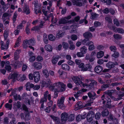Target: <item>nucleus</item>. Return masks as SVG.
Listing matches in <instances>:
<instances>
[{
  "label": "nucleus",
  "mask_w": 124,
  "mask_h": 124,
  "mask_svg": "<svg viewBox=\"0 0 124 124\" xmlns=\"http://www.w3.org/2000/svg\"><path fill=\"white\" fill-rule=\"evenodd\" d=\"M34 79V81L37 83L39 81L40 78V75L39 72H34L33 74Z\"/></svg>",
  "instance_id": "7"
},
{
  "label": "nucleus",
  "mask_w": 124,
  "mask_h": 124,
  "mask_svg": "<svg viewBox=\"0 0 124 124\" xmlns=\"http://www.w3.org/2000/svg\"><path fill=\"white\" fill-rule=\"evenodd\" d=\"M84 37L86 39L91 38L92 37V35L91 33L86 32L83 34Z\"/></svg>",
  "instance_id": "17"
},
{
  "label": "nucleus",
  "mask_w": 124,
  "mask_h": 124,
  "mask_svg": "<svg viewBox=\"0 0 124 124\" xmlns=\"http://www.w3.org/2000/svg\"><path fill=\"white\" fill-rule=\"evenodd\" d=\"M64 33L62 31H59L57 34L56 37L58 39L62 37L64 35Z\"/></svg>",
  "instance_id": "42"
},
{
  "label": "nucleus",
  "mask_w": 124,
  "mask_h": 124,
  "mask_svg": "<svg viewBox=\"0 0 124 124\" xmlns=\"http://www.w3.org/2000/svg\"><path fill=\"white\" fill-rule=\"evenodd\" d=\"M106 107L107 108H112V107L111 104V102L110 101H108L107 102Z\"/></svg>",
  "instance_id": "57"
},
{
  "label": "nucleus",
  "mask_w": 124,
  "mask_h": 124,
  "mask_svg": "<svg viewBox=\"0 0 124 124\" xmlns=\"http://www.w3.org/2000/svg\"><path fill=\"white\" fill-rule=\"evenodd\" d=\"M113 37L114 38L116 39H121L122 38L121 35L117 34H114L113 35Z\"/></svg>",
  "instance_id": "39"
},
{
  "label": "nucleus",
  "mask_w": 124,
  "mask_h": 124,
  "mask_svg": "<svg viewBox=\"0 0 124 124\" xmlns=\"http://www.w3.org/2000/svg\"><path fill=\"white\" fill-rule=\"evenodd\" d=\"M85 59L87 60H89L90 62H93L94 60V58L92 57H90L89 54H87L86 55L85 57Z\"/></svg>",
  "instance_id": "21"
},
{
  "label": "nucleus",
  "mask_w": 124,
  "mask_h": 124,
  "mask_svg": "<svg viewBox=\"0 0 124 124\" xmlns=\"http://www.w3.org/2000/svg\"><path fill=\"white\" fill-rule=\"evenodd\" d=\"M45 22L42 21H41L40 22V24L38 25L33 27L31 29V31H37L39 30L40 28L43 27V24Z\"/></svg>",
  "instance_id": "5"
},
{
  "label": "nucleus",
  "mask_w": 124,
  "mask_h": 124,
  "mask_svg": "<svg viewBox=\"0 0 124 124\" xmlns=\"http://www.w3.org/2000/svg\"><path fill=\"white\" fill-rule=\"evenodd\" d=\"M78 37L77 35L73 34L71 36V39L74 40H75L77 39Z\"/></svg>",
  "instance_id": "58"
},
{
  "label": "nucleus",
  "mask_w": 124,
  "mask_h": 124,
  "mask_svg": "<svg viewBox=\"0 0 124 124\" xmlns=\"http://www.w3.org/2000/svg\"><path fill=\"white\" fill-rule=\"evenodd\" d=\"M85 118V116L84 115H78L76 117V120L77 121L79 122L81 119H84Z\"/></svg>",
  "instance_id": "20"
},
{
  "label": "nucleus",
  "mask_w": 124,
  "mask_h": 124,
  "mask_svg": "<svg viewBox=\"0 0 124 124\" xmlns=\"http://www.w3.org/2000/svg\"><path fill=\"white\" fill-rule=\"evenodd\" d=\"M27 42L29 45L33 46L35 45V41L32 39H31L29 40H27Z\"/></svg>",
  "instance_id": "30"
},
{
  "label": "nucleus",
  "mask_w": 124,
  "mask_h": 124,
  "mask_svg": "<svg viewBox=\"0 0 124 124\" xmlns=\"http://www.w3.org/2000/svg\"><path fill=\"white\" fill-rule=\"evenodd\" d=\"M50 84V80L49 79H47L46 81H43L42 83V86L44 87L45 86H47L49 85Z\"/></svg>",
  "instance_id": "16"
},
{
  "label": "nucleus",
  "mask_w": 124,
  "mask_h": 124,
  "mask_svg": "<svg viewBox=\"0 0 124 124\" xmlns=\"http://www.w3.org/2000/svg\"><path fill=\"white\" fill-rule=\"evenodd\" d=\"M60 58V57L59 56H57L53 58L51 60L53 64H55L58 61V59Z\"/></svg>",
  "instance_id": "19"
},
{
  "label": "nucleus",
  "mask_w": 124,
  "mask_h": 124,
  "mask_svg": "<svg viewBox=\"0 0 124 124\" xmlns=\"http://www.w3.org/2000/svg\"><path fill=\"white\" fill-rule=\"evenodd\" d=\"M110 50L114 52L116 50V47L114 46H111L109 47Z\"/></svg>",
  "instance_id": "54"
},
{
  "label": "nucleus",
  "mask_w": 124,
  "mask_h": 124,
  "mask_svg": "<svg viewBox=\"0 0 124 124\" xmlns=\"http://www.w3.org/2000/svg\"><path fill=\"white\" fill-rule=\"evenodd\" d=\"M109 113V111L107 108L104 109L101 112V114L102 116H107L108 115Z\"/></svg>",
  "instance_id": "24"
},
{
  "label": "nucleus",
  "mask_w": 124,
  "mask_h": 124,
  "mask_svg": "<svg viewBox=\"0 0 124 124\" xmlns=\"http://www.w3.org/2000/svg\"><path fill=\"white\" fill-rule=\"evenodd\" d=\"M112 71L113 73H117L119 72V70L117 68L115 67L112 70Z\"/></svg>",
  "instance_id": "63"
},
{
  "label": "nucleus",
  "mask_w": 124,
  "mask_h": 124,
  "mask_svg": "<svg viewBox=\"0 0 124 124\" xmlns=\"http://www.w3.org/2000/svg\"><path fill=\"white\" fill-rule=\"evenodd\" d=\"M48 38L49 40L51 41H54L55 39V37L52 34L49 35L48 36Z\"/></svg>",
  "instance_id": "47"
},
{
  "label": "nucleus",
  "mask_w": 124,
  "mask_h": 124,
  "mask_svg": "<svg viewBox=\"0 0 124 124\" xmlns=\"http://www.w3.org/2000/svg\"><path fill=\"white\" fill-rule=\"evenodd\" d=\"M106 20L108 21L109 24L111 23H112V21L111 18L110 17H106L105 18Z\"/></svg>",
  "instance_id": "51"
},
{
  "label": "nucleus",
  "mask_w": 124,
  "mask_h": 124,
  "mask_svg": "<svg viewBox=\"0 0 124 124\" xmlns=\"http://www.w3.org/2000/svg\"><path fill=\"white\" fill-rule=\"evenodd\" d=\"M50 116L52 119L55 121L56 123H57L58 124L60 122L59 120L57 117H56L55 116L52 115H51Z\"/></svg>",
  "instance_id": "25"
},
{
  "label": "nucleus",
  "mask_w": 124,
  "mask_h": 124,
  "mask_svg": "<svg viewBox=\"0 0 124 124\" xmlns=\"http://www.w3.org/2000/svg\"><path fill=\"white\" fill-rule=\"evenodd\" d=\"M21 36H19L17 39L16 43L15 45V47H16L18 46L19 44L21 42Z\"/></svg>",
  "instance_id": "34"
},
{
  "label": "nucleus",
  "mask_w": 124,
  "mask_h": 124,
  "mask_svg": "<svg viewBox=\"0 0 124 124\" xmlns=\"http://www.w3.org/2000/svg\"><path fill=\"white\" fill-rule=\"evenodd\" d=\"M114 52V54L112 55V56L115 58H117L118 57L119 55V53L116 51H115Z\"/></svg>",
  "instance_id": "48"
},
{
  "label": "nucleus",
  "mask_w": 124,
  "mask_h": 124,
  "mask_svg": "<svg viewBox=\"0 0 124 124\" xmlns=\"http://www.w3.org/2000/svg\"><path fill=\"white\" fill-rule=\"evenodd\" d=\"M104 55V52L102 51L98 52L97 54V57L98 58H100Z\"/></svg>",
  "instance_id": "26"
},
{
  "label": "nucleus",
  "mask_w": 124,
  "mask_h": 124,
  "mask_svg": "<svg viewBox=\"0 0 124 124\" xmlns=\"http://www.w3.org/2000/svg\"><path fill=\"white\" fill-rule=\"evenodd\" d=\"M35 68L39 70L42 67V64L40 63L36 62L33 63L32 65Z\"/></svg>",
  "instance_id": "9"
},
{
  "label": "nucleus",
  "mask_w": 124,
  "mask_h": 124,
  "mask_svg": "<svg viewBox=\"0 0 124 124\" xmlns=\"http://www.w3.org/2000/svg\"><path fill=\"white\" fill-rule=\"evenodd\" d=\"M62 69L65 70H70V67L67 64H63L62 65Z\"/></svg>",
  "instance_id": "28"
},
{
  "label": "nucleus",
  "mask_w": 124,
  "mask_h": 124,
  "mask_svg": "<svg viewBox=\"0 0 124 124\" xmlns=\"http://www.w3.org/2000/svg\"><path fill=\"white\" fill-rule=\"evenodd\" d=\"M68 22V21L66 20L65 18H62L59 21V24H65Z\"/></svg>",
  "instance_id": "27"
},
{
  "label": "nucleus",
  "mask_w": 124,
  "mask_h": 124,
  "mask_svg": "<svg viewBox=\"0 0 124 124\" xmlns=\"http://www.w3.org/2000/svg\"><path fill=\"white\" fill-rule=\"evenodd\" d=\"M77 55L79 57H81L84 56V54L81 51L78 52L77 53Z\"/></svg>",
  "instance_id": "56"
},
{
  "label": "nucleus",
  "mask_w": 124,
  "mask_h": 124,
  "mask_svg": "<svg viewBox=\"0 0 124 124\" xmlns=\"http://www.w3.org/2000/svg\"><path fill=\"white\" fill-rule=\"evenodd\" d=\"M5 68V69L8 71H10L11 69V66L9 65H6Z\"/></svg>",
  "instance_id": "62"
},
{
  "label": "nucleus",
  "mask_w": 124,
  "mask_h": 124,
  "mask_svg": "<svg viewBox=\"0 0 124 124\" xmlns=\"http://www.w3.org/2000/svg\"><path fill=\"white\" fill-rule=\"evenodd\" d=\"M23 12L26 13L27 15L29 14L30 13V12L28 6L25 5L23 8Z\"/></svg>",
  "instance_id": "13"
},
{
  "label": "nucleus",
  "mask_w": 124,
  "mask_h": 124,
  "mask_svg": "<svg viewBox=\"0 0 124 124\" xmlns=\"http://www.w3.org/2000/svg\"><path fill=\"white\" fill-rule=\"evenodd\" d=\"M12 75L13 80H15L16 79H17L18 76L19 75L18 73L15 72L12 74Z\"/></svg>",
  "instance_id": "50"
},
{
  "label": "nucleus",
  "mask_w": 124,
  "mask_h": 124,
  "mask_svg": "<svg viewBox=\"0 0 124 124\" xmlns=\"http://www.w3.org/2000/svg\"><path fill=\"white\" fill-rule=\"evenodd\" d=\"M88 95L89 98L93 100L95 99V98H97L99 96V95H97L94 92H89L88 93Z\"/></svg>",
  "instance_id": "8"
},
{
  "label": "nucleus",
  "mask_w": 124,
  "mask_h": 124,
  "mask_svg": "<svg viewBox=\"0 0 124 124\" xmlns=\"http://www.w3.org/2000/svg\"><path fill=\"white\" fill-rule=\"evenodd\" d=\"M94 113L93 111H89L87 114V117L93 118L94 116Z\"/></svg>",
  "instance_id": "29"
},
{
  "label": "nucleus",
  "mask_w": 124,
  "mask_h": 124,
  "mask_svg": "<svg viewBox=\"0 0 124 124\" xmlns=\"http://www.w3.org/2000/svg\"><path fill=\"white\" fill-rule=\"evenodd\" d=\"M30 116L29 112H26L25 116V119L26 120L28 121L30 119Z\"/></svg>",
  "instance_id": "49"
},
{
  "label": "nucleus",
  "mask_w": 124,
  "mask_h": 124,
  "mask_svg": "<svg viewBox=\"0 0 124 124\" xmlns=\"http://www.w3.org/2000/svg\"><path fill=\"white\" fill-rule=\"evenodd\" d=\"M25 86L26 90H27L30 91V88H33L34 86V85L32 84H30V82H28L26 84Z\"/></svg>",
  "instance_id": "15"
},
{
  "label": "nucleus",
  "mask_w": 124,
  "mask_h": 124,
  "mask_svg": "<svg viewBox=\"0 0 124 124\" xmlns=\"http://www.w3.org/2000/svg\"><path fill=\"white\" fill-rule=\"evenodd\" d=\"M101 116V114L99 112H98L96 113L94 116L95 118L97 120H99Z\"/></svg>",
  "instance_id": "40"
},
{
  "label": "nucleus",
  "mask_w": 124,
  "mask_h": 124,
  "mask_svg": "<svg viewBox=\"0 0 124 124\" xmlns=\"http://www.w3.org/2000/svg\"><path fill=\"white\" fill-rule=\"evenodd\" d=\"M23 110L25 111L28 112V108L25 104H23Z\"/></svg>",
  "instance_id": "61"
},
{
  "label": "nucleus",
  "mask_w": 124,
  "mask_h": 124,
  "mask_svg": "<svg viewBox=\"0 0 124 124\" xmlns=\"http://www.w3.org/2000/svg\"><path fill=\"white\" fill-rule=\"evenodd\" d=\"M91 82L89 85H88L86 84H83V86L84 87H85V86H86V88L87 90H91L94 87V85H96L97 82L95 81L92 80H91Z\"/></svg>",
  "instance_id": "2"
},
{
  "label": "nucleus",
  "mask_w": 124,
  "mask_h": 124,
  "mask_svg": "<svg viewBox=\"0 0 124 124\" xmlns=\"http://www.w3.org/2000/svg\"><path fill=\"white\" fill-rule=\"evenodd\" d=\"M102 2L106 3L107 5H109L112 3L111 0H100Z\"/></svg>",
  "instance_id": "33"
},
{
  "label": "nucleus",
  "mask_w": 124,
  "mask_h": 124,
  "mask_svg": "<svg viewBox=\"0 0 124 124\" xmlns=\"http://www.w3.org/2000/svg\"><path fill=\"white\" fill-rule=\"evenodd\" d=\"M117 92V91L115 90H108L104 92L106 94H107L110 96H111L113 93H115Z\"/></svg>",
  "instance_id": "11"
},
{
  "label": "nucleus",
  "mask_w": 124,
  "mask_h": 124,
  "mask_svg": "<svg viewBox=\"0 0 124 124\" xmlns=\"http://www.w3.org/2000/svg\"><path fill=\"white\" fill-rule=\"evenodd\" d=\"M107 67L109 68H111L114 67V64L112 62H109L106 64Z\"/></svg>",
  "instance_id": "38"
},
{
  "label": "nucleus",
  "mask_w": 124,
  "mask_h": 124,
  "mask_svg": "<svg viewBox=\"0 0 124 124\" xmlns=\"http://www.w3.org/2000/svg\"><path fill=\"white\" fill-rule=\"evenodd\" d=\"M43 39L44 43L46 44H47L48 43V40L47 35L46 34H44Z\"/></svg>",
  "instance_id": "44"
},
{
  "label": "nucleus",
  "mask_w": 124,
  "mask_h": 124,
  "mask_svg": "<svg viewBox=\"0 0 124 124\" xmlns=\"http://www.w3.org/2000/svg\"><path fill=\"white\" fill-rule=\"evenodd\" d=\"M12 104H9L8 103H7L5 104V107L6 108L9 109L10 110H11L12 108Z\"/></svg>",
  "instance_id": "55"
},
{
  "label": "nucleus",
  "mask_w": 124,
  "mask_h": 124,
  "mask_svg": "<svg viewBox=\"0 0 124 124\" xmlns=\"http://www.w3.org/2000/svg\"><path fill=\"white\" fill-rule=\"evenodd\" d=\"M82 102H78L77 103V105L79 108L80 109L83 107V106L82 105Z\"/></svg>",
  "instance_id": "64"
},
{
  "label": "nucleus",
  "mask_w": 124,
  "mask_h": 124,
  "mask_svg": "<svg viewBox=\"0 0 124 124\" xmlns=\"http://www.w3.org/2000/svg\"><path fill=\"white\" fill-rule=\"evenodd\" d=\"M115 31L116 32L119 33L121 34H123L124 33V30L122 28H117Z\"/></svg>",
  "instance_id": "31"
},
{
  "label": "nucleus",
  "mask_w": 124,
  "mask_h": 124,
  "mask_svg": "<svg viewBox=\"0 0 124 124\" xmlns=\"http://www.w3.org/2000/svg\"><path fill=\"white\" fill-rule=\"evenodd\" d=\"M81 0H73L72 2L73 4L74 5H76L78 6H82V3L79 2Z\"/></svg>",
  "instance_id": "12"
},
{
  "label": "nucleus",
  "mask_w": 124,
  "mask_h": 124,
  "mask_svg": "<svg viewBox=\"0 0 124 124\" xmlns=\"http://www.w3.org/2000/svg\"><path fill=\"white\" fill-rule=\"evenodd\" d=\"M114 24L117 26H118L120 25L119 23L118 20L116 19H115L114 20Z\"/></svg>",
  "instance_id": "53"
},
{
  "label": "nucleus",
  "mask_w": 124,
  "mask_h": 124,
  "mask_svg": "<svg viewBox=\"0 0 124 124\" xmlns=\"http://www.w3.org/2000/svg\"><path fill=\"white\" fill-rule=\"evenodd\" d=\"M20 50H17L14 54V58L15 59L17 60L19 58V54L20 52Z\"/></svg>",
  "instance_id": "23"
},
{
  "label": "nucleus",
  "mask_w": 124,
  "mask_h": 124,
  "mask_svg": "<svg viewBox=\"0 0 124 124\" xmlns=\"http://www.w3.org/2000/svg\"><path fill=\"white\" fill-rule=\"evenodd\" d=\"M64 98L63 97H62L61 99L58 100L57 101V105L61 109H63L65 107L63 103L64 101Z\"/></svg>",
  "instance_id": "3"
},
{
  "label": "nucleus",
  "mask_w": 124,
  "mask_h": 124,
  "mask_svg": "<svg viewBox=\"0 0 124 124\" xmlns=\"http://www.w3.org/2000/svg\"><path fill=\"white\" fill-rule=\"evenodd\" d=\"M109 85L110 84H104L101 86V88L102 90H104L107 88L108 87Z\"/></svg>",
  "instance_id": "35"
},
{
  "label": "nucleus",
  "mask_w": 124,
  "mask_h": 124,
  "mask_svg": "<svg viewBox=\"0 0 124 124\" xmlns=\"http://www.w3.org/2000/svg\"><path fill=\"white\" fill-rule=\"evenodd\" d=\"M80 50L81 52L84 54L86 52L87 49L86 47L84 46L80 48Z\"/></svg>",
  "instance_id": "36"
},
{
  "label": "nucleus",
  "mask_w": 124,
  "mask_h": 124,
  "mask_svg": "<svg viewBox=\"0 0 124 124\" xmlns=\"http://www.w3.org/2000/svg\"><path fill=\"white\" fill-rule=\"evenodd\" d=\"M68 121H72L74 120V115L73 114H70L69 116H68Z\"/></svg>",
  "instance_id": "46"
},
{
  "label": "nucleus",
  "mask_w": 124,
  "mask_h": 124,
  "mask_svg": "<svg viewBox=\"0 0 124 124\" xmlns=\"http://www.w3.org/2000/svg\"><path fill=\"white\" fill-rule=\"evenodd\" d=\"M66 85L63 83L61 82H58L55 83L53 85L51 86L50 88L52 91L54 92V94L56 97L57 96V92H63L65 91Z\"/></svg>",
  "instance_id": "1"
},
{
  "label": "nucleus",
  "mask_w": 124,
  "mask_h": 124,
  "mask_svg": "<svg viewBox=\"0 0 124 124\" xmlns=\"http://www.w3.org/2000/svg\"><path fill=\"white\" fill-rule=\"evenodd\" d=\"M45 48L46 50L49 52L52 51L53 49V48L52 46L49 45L45 46Z\"/></svg>",
  "instance_id": "32"
},
{
  "label": "nucleus",
  "mask_w": 124,
  "mask_h": 124,
  "mask_svg": "<svg viewBox=\"0 0 124 124\" xmlns=\"http://www.w3.org/2000/svg\"><path fill=\"white\" fill-rule=\"evenodd\" d=\"M26 77L25 75H19L18 76L17 80L20 81H22L25 80Z\"/></svg>",
  "instance_id": "18"
},
{
  "label": "nucleus",
  "mask_w": 124,
  "mask_h": 124,
  "mask_svg": "<svg viewBox=\"0 0 124 124\" xmlns=\"http://www.w3.org/2000/svg\"><path fill=\"white\" fill-rule=\"evenodd\" d=\"M91 17L92 18V19H94L95 18H97L98 16L99 15L98 14H96L94 13H91Z\"/></svg>",
  "instance_id": "43"
},
{
  "label": "nucleus",
  "mask_w": 124,
  "mask_h": 124,
  "mask_svg": "<svg viewBox=\"0 0 124 124\" xmlns=\"http://www.w3.org/2000/svg\"><path fill=\"white\" fill-rule=\"evenodd\" d=\"M28 44L27 41H24L23 43V46L24 48H26L28 47L27 44Z\"/></svg>",
  "instance_id": "59"
},
{
  "label": "nucleus",
  "mask_w": 124,
  "mask_h": 124,
  "mask_svg": "<svg viewBox=\"0 0 124 124\" xmlns=\"http://www.w3.org/2000/svg\"><path fill=\"white\" fill-rule=\"evenodd\" d=\"M102 67L101 66L98 65L95 67L94 70L96 73H99L102 71Z\"/></svg>",
  "instance_id": "14"
},
{
  "label": "nucleus",
  "mask_w": 124,
  "mask_h": 124,
  "mask_svg": "<svg viewBox=\"0 0 124 124\" xmlns=\"http://www.w3.org/2000/svg\"><path fill=\"white\" fill-rule=\"evenodd\" d=\"M48 93V91H46L44 94V97L41 98V99L44 100L45 101H46L47 99V97L48 96V100L50 101L51 100V95L50 94H49Z\"/></svg>",
  "instance_id": "10"
},
{
  "label": "nucleus",
  "mask_w": 124,
  "mask_h": 124,
  "mask_svg": "<svg viewBox=\"0 0 124 124\" xmlns=\"http://www.w3.org/2000/svg\"><path fill=\"white\" fill-rule=\"evenodd\" d=\"M68 43L70 45L69 47L70 49L71 50H74L75 48V46L72 41L71 40H69Z\"/></svg>",
  "instance_id": "22"
},
{
  "label": "nucleus",
  "mask_w": 124,
  "mask_h": 124,
  "mask_svg": "<svg viewBox=\"0 0 124 124\" xmlns=\"http://www.w3.org/2000/svg\"><path fill=\"white\" fill-rule=\"evenodd\" d=\"M68 115L66 113L64 112L61 116V120L62 122H65L68 119Z\"/></svg>",
  "instance_id": "6"
},
{
  "label": "nucleus",
  "mask_w": 124,
  "mask_h": 124,
  "mask_svg": "<svg viewBox=\"0 0 124 124\" xmlns=\"http://www.w3.org/2000/svg\"><path fill=\"white\" fill-rule=\"evenodd\" d=\"M8 31L6 30L4 31V37L5 39H6L7 38L8 36Z\"/></svg>",
  "instance_id": "52"
},
{
  "label": "nucleus",
  "mask_w": 124,
  "mask_h": 124,
  "mask_svg": "<svg viewBox=\"0 0 124 124\" xmlns=\"http://www.w3.org/2000/svg\"><path fill=\"white\" fill-rule=\"evenodd\" d=\"M115 117L111 114H110L109 115V116L108 118L109 119H110V120L113 121L115 118Z\"/></svg>",
  "instance_id": "60"
},
{
  "label": "nucleus",
  "mask_w": 124,
  "mask_h": 124,
  "mask_svg": "<svg viewBox=\"0 0 124 124\" xmlns=\"http://www.w3.org/2000/svg\"><path fill=\"white\" fill-rule=\"evenodd\" d=\"M118 97L116 99V100L117 101L122 99V98L124 96V93H123L120 92L118 94Z\"/></svg>",
  "instance_id": "37"
},
{
  "label": "nucleus",
  "mask_w": 124,
  "mask_h": 124,
  "mask_svg": "<svg viewBox=\"0 0 124 124\" xmlns=\"http://www.w3.org/2000/svg\"><path fill=\"white\" fill-rule=\"evenodd\" d=\"M62 45L63 48L64 49H66L69 47V46L67 43L63 42Z\"/></svg>",
  "instance_id": "41"
},
{
  "label": "nucleus",
  "mask_w": 124,
  "mask_h": 124,
  "mask_svg": "<svg viewBox=\"0 0 124 124\" xmlns=\"http://www.w3.org/2000/svg\"><path fill=\"white\" fill-rule=\"evenodd\" d=\"M80 79V78L77 77H74L72 78V79L74 82L77 85H80L81 84L83 85V83L82 81V80H83L84 78H81V77Z\"/></svg>",
  "instance_id": "4"
},
{
  "label": "nucleus",
  "mask_w": 124,
  "mask_h": 124,
  "mask_svg": "<svg viewBox=\"0 0 124 124\" xmlns=\"http://www.w3.org/2000/svg\"><path fill=\"white\" fill-rule=\"evenodd\" d=\"M43 74L45 75L46 77L47 78L49 76V74L47 70L46 69H44L43 70Z\"/></svg>",
  "instance_id": "45"
}]
</instances>
